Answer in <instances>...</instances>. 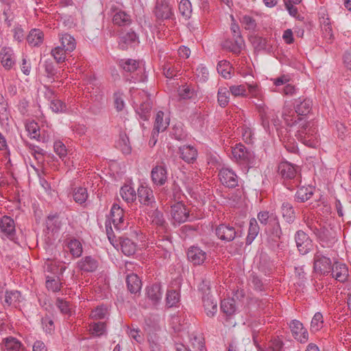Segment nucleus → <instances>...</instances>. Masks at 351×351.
<instances>
[{"label": "nucleus", "instance_id": "1", "mask_svg": "<svg viewBox=\"0 0 351 351\" xmlns=\"http://www.w3.org/2000/svg\"><path fill=\"white\" fill-rule=\"evenodd\" d=\"M317 129L315 123L312 121H302L299 125L295 136L298 140L305 145L315 148L319 145L317 136Z\"/></svg>", "mask_w": 351, "mask_h": 351}, {"label": "nucleus", "instance_id": "2", "mask_svg": "<svg viewBox=\"0 0 351 351\" xmlns=\"http://www.w3.org/2000/svg\"><path fill=\"white\" fill-rule=\"evenodd\" d=\"M293 105L298 118L295 117L293 119L290 115L286 114L283 115L285 121L289 126H293L302 121L303 119L301 117L306 116L311 112L313 102L308 98L300 97L299 98L294 99Z\"/></svg>", "mask_w": 351, "mask_h": 351}, {"label": "nucleus", "instance_id": "3", "mask_svg": "<svg viewBox=\"0 0 351 351\" xmlns=\"http://www.w3.org/2000/svg\"><path fill=\"white\" fill-rule=\"evenodd\" d=\"M298 171V167L288 162H281L278 167L279 175L284 180L285 185L289 189H295L301 182Z\"/></svg>", "mask_w": 351, "mask_h": 351}, {"label": "nucleus", "instance_id": "4", "mask_svg": "<svg viewBox=\"0 0 351 351\" xmlns=\"http://www.w3.org/2000/svg\"><path fill=\"white\" fill-rule=\"evenodd\" d=\"M215 234L221 241L230 242L237 237L242 235V230L236 229L234 226L229 224L222 223L217 227Z\"/></svg>", "mask_w": 351, "mask_h": 351}, {"label": "nucleus", "instance_id": "5", "mask_svg": "<svg viewBox=\"0 0 351 351\" xmlns=\"http://www.w3.org/2000/svg\"><path fill=\"white\" fill-rule=\"evenodd\" d=\"M332 263L329 258L317 252L313 258V269L320 275H327L331 271Z\"/></svg>", "mask_w": 351, "mask_h": 351}, {"label": "nucleus", "instance_id": "6", "mask_svg": "<svg viewBox=\"0 0 351 351\" xmlns=\"http://www.w3.org/2000/svg\"><path fill=\"white\" fill-rule=\"evenodd\" d=\"M110 222L117 230H125L128 222L125 219L123 210L117 204H114L110 210Z\"/></svg>", "mask_w": 351, "mask_h": 351}, {"label": "nucleus", "instance_id": "7", "mask_svg": "<svg viewBox=\"0 0 351 351\" xmlns=\"http://www.w3.org/2000/svg\"><path fill=\"white\" fill-rule=\"evenodd\" d=\"M232 154L234 158L241 164L252 163L254 158V153L242 144H237L232 147Z\"/></svg>", "mask_w": 351, "mask_h": 351}, {"label": "nucleus", "instance_id": "8", "mask_svg": "<svg viewBox=\"0 0 351 351\" xmlns=\"http://www.w3.org/2000/svg\"><path fill=\"white\" fill-rule=\"evenodd\" d=\"M157 21H163L172 18L173 13L169 0L158 1L154 10Z\"/></svg>", "mask_w": 351, "mask_h": 351}, {"label": "nucleus", "instance_id": "9", "mask_svg": "<svg viewBox=\"0 0 351 351\" xmlns=\"http://www.w3.org/2000/svg\"><path fill=\"white\" fill-rule=\"evenodd\" d=\"M289 328L293 337L301 343L307 342L308 333L303 324L298 320L293 319L289 324Z\"/></svg>", "mask_w": 351, "mask_h": 351}, {"label": "nucleus", "instance_id": "10", "mask_svg": "<svg viewBox=\"0 0 351 351\" xmlns=\"http://www.w3.org/2000/svg\"><path fill=\"white\" fill-rule=\"evenodd\" d=\"M220 182L228 188H234L238 186L239 178L236 173L229 168H222L219 173Z\"/></svg>", "mask_w": 351, "mask_h": 351}, {"label": "nucleus", "instance_id": "11", "mask_svg": "<svg viewBox=\"0 0 351 351\" xmlns=\"http://www.w3.org/2000/svg\"><path fill=\"white\" fill-rule=\"evenodd\" d=\"M15 223L10 217L3 216L0 219V235L13 240L15 236Z\"/></svg>", "mask_w": 351, "mask_h": 351}, {"label": "nucleus", "instance_id": "12", "mask_svg": "<svg viewBox=\"0 0 351 351\" xmlns=\"http://www.w3.org/2000/svg\"><path fill=\"white\" fill-rule=\"evenodd\" d=\"M171 215L174 222L181 223L189 218V212L181 202H177L171 206Z\"/></svg>", "mask_w": 351, "mask_h": 351}, {"label": "nucleus", "instance_id": "13", "mask_svg": "<svg viewBox=\"0 0 351 351\" xmlns=\"http://www.w3.org/2000/svg\"><path fill=\"white\" fill-rule=\"evenodd\" d=\"M295 240L297 247L300 254L304 255L311 250L313 245L312 241L304 232L302 230L298 231L295 236Z\"/></svg>", "mask_w": 351, "mask_h": 351}, {"label": "nucleus", "instance_id": "14", "mask_svg": "<svg viewBox=\"0 0 351 351\" xmlns=\"http://www.w3.org/2000/svg\"><path fill=\"white\" fill-rule=\"evenodd\" d=\"M188 260L194 265H201L207 258V253L197 246H191L187 251Z\"/></svg>", "mask_w": 351, "mask_h": 351}, {"label": "nucleus", "instance_id": "15", "mask_svg": "<svg viewBox=\"0 0 351 351\" xmlns=\"http://www.w3.org/2000/svg\"><path fill=\"white\" fill-rule=\"evenodd\" d=\"M136 196L141 204L153 207L156 204L153 191L147 186H141L138 187Z\"/></svg>", "mask_w": 351, "mask_h": 351}, {"label": "nucleus", "instance_id": "16", "mask_svg": "<svg viewBox=\"0 0 351 351\" xmlns=\"http://www.w3.org/2000/svg\"><path fill=\"white\" fill-rule=\"evenodd\" d=\"M151 177L154 184L158 186L164 185L167 179V171L165 167L157 165L151 171Z\"/></svg>", "mask_w": 351, "mask_h": 351}, {"label": "nucleus", "instance_id": "17", "mask_svg": "<svg viewBox=\"0 0 351 351\" xmlns=\"http://www.w3.org/2000/svg\"><path fill=\"white\" fill-rule=\"evenodd\" d=\"M265 232L269 237L275 242L280 239L282 234L278 217L273 220L267 227L265 228Z\"/></svg>", "mask_w": 351, "mask_h": 351}, {"label": "nucleus", "instance_id": "18", "mask_svg": "<svg viewBox=\"0 0 351 351\" xmlns=\"http://www.w3.org/2000/svg\"><path fill=\"white\" fill-rule=\"evenodd\" d=\"M169 125V117H165V113L162 111H158L156 115L154 127L153 130V136L160 132H164Z\"/></svg>", "mask_w": 351, "mask_h": 351}, {"label": "nucleus", "instance_id": "19", "mask_svg": "<svg viewBox=\"0 0 351 351\" xmlns=\"http://www.w3.org/2000/svg\"><path fill=\"white\" fill-rule=\"evenodd\" d=\"M331 271L332 276L339 282H345L349 276L348 269L344 263H335L332 266Z\"/></svg>", "mask_w": 351, "mask_h": 351}, {"label": "nucleus", "instance_id": "20", "mask_svg": "<svg viewBox=\"0 0 351 351\" xmlns=\"http://www.w3.org/2000/svg\"><path fill=\"white\" fill-rule=\"evenodd\" d=\"M98 261L90 256L82 258L78 263V268L84 272H93L98 267Z\"/></svg>", "mask_w": 351, "mask_h": 351}, {"label": "nucleus", "instance_id": "21", "mask_svg": "<svg viewBox=\"0 0 351 351\" xmlns=\"http://www.w3.org/2000/svg\"><path fill=\"white\" fill-rule=\"evenodd\" d=\"M180 158L188 163L193 162L196 160L197 152L191 145H183L179 147Z\"/></svg>", "mask_w": 351, "mask_h": 351}, {"label": "nucleus", "instance_id": "22", "mask_svg": "<svg viewBox=\"0 0 351 351\" xmlns=\"http://www.w3.org/2000/svg\"><path fill=\"white\" fill-rule=\"evenodd\" d=\"M234 43L230 40H226L223 46L224 48L228 49L232 53L239 54L244 46V40L241 35L236 34L234 35Z\"/></svg>", "mask_w": 351, "mask_h": 351}, {"label": "nucleus", "instance_id": "23", "mask_svg": "<svg viewBox=\"0 0 351 351\" xmlns=\"http://www.w3.org/2000/svg\"><path fill=\"white\" fill-rule=\"evenodd\" d=\"M136 34L130 30L125 34H123L119 37V46L122 50H126L129 47H132V45L137 41Z\"/></svg>", "mask_w": 351, "mask_h": 351}, {"label": "nucleus", "instance_id": "24", "mask_svg": "<svg viewBox=\"0 0 351 351\" xmlns=\"http://www.w3.org/2000/svg\"><path fill=\"white\" fill-rule=\"evenodd\" d=\"M13 51L10 47H3L0 52L1 62L3 66L7 69H10L14 64L13 57Z\"/></svg>", "mask_w": 351, "mask_h": 351}, {"label": "nucleus", "instance_id": "25", "mask_svg": "<svg viewBox=\"0 0 351 351\" xmlns=\"http://www.w3.org/2000/svg\"><path fill=\"white\" fill-rule=\"evenodd\" d=\"M202 302L207 316L213 317L217 311V301L211 295H205V296H202Z\"/></svg>", "mask_w": 351, "mask_h": 351}, {"label": "nucleus", "instance_id": "26", "mask_svg": "<svg viewBox=\"0 0 351 351\" xmlns=\"http://www.w3.org/2000/svg\"><path fill=\"white\" fill-rule=\"evenodd\" d=\"M126 284L128 289L131 293L139 292L142 286L141 280L138 276L133 273L127 276Z\"/></svg>", "mask_w": 351, "mask_h": 351}, {"label": "nucleus", "instance_id": "27", "mask_svg": "<svg viewBox=\"0 0 351 351\" xmlns=\"http://www.w3.org/2000/svg\"><path fill=\"white\" fill-rule=\"evenodd\" d=\"M147 296L154 304H157L162 298L161 285L160 284H154L147 287Z\"/></svg>", "mask_w": 351, "mask_h": 351}, {"label": "nucleus", "instance_id": "28", "mask_svg": "<svg viewBox=\"0 0 351 351\" xmlns=\"http://www.w3.org/2000/svg\"><path fill=\"white\" fill-rule=\"evenodd\" d=\"M172 247V243L168 238L160 239L156 243V252L165 258L169 256V251Z\"/></svg>", "mask_w": 351, "mask_h": 351}, {"label": "nucleus", "instance_id": "29", "mask_svg": "<svg viewBox=\"0 0 351 351\" xmlns=\"http://www.w3.org/2000/svg\"><path fill=\"white\" fill-rule=\"evenodd\" d=\"M298 187L299 189L295 194V199L298 202H304L308 200L313 195V188L311 186H300L299 185Z\"/></svg>", "mask_w": 351, "mask_h": 351}, {"label": "nucleus", "instance_id": "30", "mask_svg": "<svg viewBox=\"0 0 351 351\" xmlns=\"http://www.w3.org/2000/svg\"><path fill=\"white\" fill-rule=\"evenodd\" d=\"M281 213L283 219L289 223H291L295 219V211L293 206L287 202H285L281 206Z\"/></svg>", "mask_w": 351, "mask_h": 351}, {"label": "nucleus", "instance_id": "31", "mask_svg": "<svg viewBox=\"0 0 351 351\" xmlns=\"http://www.w3.org/2000/svg\"><path fill=\"white\" fill-rule=\"evenodd\" d=\"M112 22L118 26L129 25L132 23L131 16L124 11L116 12L112 18Z\"/></svg>", "mask_w": 351, "mask_h": 351}, {"label": "nucleus", "instance_id": "32", "mask_svg": "<svg viewBox=\"0 0 351 351\" xmlns=\"http://www.w3.org/2000/svg\"><path fill=\"white\" fill-rule=\"evenodd\" d=\"M120 246L122 252L126 256L133 255L136 252V244L130 239L121 238Z\"/></svg>", "mask_w": 351, "mask_h": 351}, {"label": "nucleus", "instance_id": "33", "mask_svg": "<svg viewBox=\"0 0 351 351\" xmlns=\"http://www.w3.org/2000/svg\"><path fill=\"white\" fill-rule=\"evenodd\" d=\"M44 34L40 29H34L31 30L27 36V40L29 45L36 47L40 45L43 41Z\"/></svg>", "mask_w": 351, "mask_h": 351}, {"label": "nucleus", "instance_id": "34", "mask_svg": "<svg viewBox=\"0 0 351 351\" xmlns=\"http://www.w3.org/2000/svg\"><path fill=\"white\" fill-rule=\"evenodd\" d=\"M259 226L255 218H252L250 221V226L248 229V234L246 238V244L250 245L254 239L257 237L259 232Z\"/></svg>", "mask_w": 351, "mask_h": 351}, {"label": "nucleus", "instance_id": "35", "mask_svg": "<svg viewBox=\"0 0 351 351\" xmlns=\"http://www.w3.org/2000/svg\"><path fill=\"white\" fill-rule=\"evenodd\" d=\"M221 309L227 316L233 315L237 310L235 300L232 298L223 299L221 302Z\"/></svg>", "mask_w": 351, "mask_h": 351}, {"label": "nucleus", "instance_id": "36", "mask_svg": "<svg viewBox=\"0 0 351 351\" xmlns=\"http://www.w3.org/2000/svg\"><path fill=\"white\" fill-rule=\"evenodd\" d=\"M118 64L125 72L128 73H133L139 67V62L134 59L120 60Z\"/></svg>", "mask_w": 351, "mask_h": 351}, {"label": "nucleus", "instance_id": "37", "mask_svg": "<svg viewBox=\"0 0 351 351\" xmlns=\"http://www.w3.org/2000/svg\"><path fill=\"white\" fill-rule=\"evenodd\" d=\"M89 332L95 337H101L106 333V324L104 322H93L89 324Z\"/></svg>", "mask_w": 351, "mask_h": 351}, {"label": "nucleus", "instance_id": "38", "mask_svg": "<svg viewBox=\"0 0 351 351\" xmlns=\"http://www.w3.org/2000/svg\"><path fill=\"white\" fill-rule=\"evenodd\" d=\"M117 147L124 154H129L131 152L132 148L129 141V138L125 133H121L117 143Z\"/></svg>", "mask_w": 351, "mask_h": 351}, {"label": "nucleus", "instance_id": "39", "mask_svg": "<svg viewBox=\"0 0 351 351\" xmlns=\"http://www.w3.org/2000/svg\"><path fill=\"white\" fill-rule=\"evenodd\" d=\"M61 46L65 48L69 52L73 51L76 47L75 40L69 34H62L60 36Z\"/></svg>", "mask_w": 351, "mask_h": 351}, {"label": "nucleus", "instance_id": "40", "mask_svg": "<svg viewBox=\"0 0 351 351\" xmlns=\"http://www.w3.org/2000/svg\"><path fill=\"white\" fill-rule=\"evenodd\" d=\"M308 226L313 230L316 237L322 241H328L330 237V231L325 227H313L309 223H307Z\"/></svg>", "mask_w": 351, "mask_h": 351}, {"label": "nucleus", "instance_id": "41", "mask_svg": "<svg viewBox=\"0 0 351 351\" xmlns=\"http://www.w3.org/2000/svg\"><path fill=\"white\" fill-rule=\"evenodd\" d=\"M120 195L127 202H132L136 198L135 190L130 185L123 186L120 190Z\"/></svg>", "mask_w": 351, "mask_h": 351}, {"label": "nucleus", "instance_id": "42", "mask_svg": "<svg viewBox=\"0 0 351 351\" xmlns=\"http://www.w3.org/2000/svg\"><path fill=\"white\" fill-rule=\"evenodd\" d=\"M217 70L225 79H230L231 77L232 66L228 61H219L217 66Z\"/></svg>", "mask_w": 351, "mask_h": 351}, {"label": "nucleus", "instance_id": "43", "mask_svg": "<svg viewBox=\"0 0 351 351\" xmlns=\"http://www.w3.org/2000/svg\"><path fill=\"white\" fill-rule=\"evenodd\" d=\"M70 253L74 258L80 257L82 254V245L77 239H71L67 244Z\"/></svg>", "mask_w": 351, "mask_h": 351}, {"label": "nucleus", "instance_id": "44", "mask_svg": "<svg viewBox=\"0 0 351 351\" xmlns=\"http://www.w3.org/2000/svg\"><path fill=\"white\" fill-rule=\"evenodd\" d=\"M108 316V308L104 305L98 306L90 314V318L95 320L106 319Z\"/></svg>", "mask_w": 351, "mask_h": 351}, {"label": "nucleus", "instance_id": "45", "mask_svg": "<svg viewBox=\"0 0 351 351\" xmlns=\"http://www.w3.org/2000/svg\"><path fill=\"white\" fill-rule=\"evenodd\" d=\"M277 217L278 216L276 214L270 213L268 211H261L257 215L258 221L265 227H267L269 224Z\"/></svg>", "mask_w": 351, "mask_h": 351}, {"label": "nucleus", "instance_id": "46", "mask_svg": "<svg viewBox=\"0 0 351 351\" xmlns=\"http://www.w3.org/2000/svg\"><path fill=\"white\" fill-rule=\"evenodd\" d=\"M3 343L7 351H18L21 346V343L12 337L3 339Z\"/></svg>", "mask_w": 351, "mask_h": 351}, {"label": "nucleus", "instance_id": "47", "mask_svg": "<svg viewBox=\"0 0 351 351\" xmlns=\"http://www.w3.org/2000/svg\"><path fill=\"white\" fill-rule=\"evenodd\" d=\"M179 12L185 19H189L192 13L191 3L189 0H181L179 3Z\"/></svg>", "mask_w": 351, "mask_h": 351}, {"label": "nucleus", "instance_id": "48", "mask_svg": "<svg viewBox=\"0 0 351 351\" xmlns=\"http://www.w3.org/2000/svg\"><path fill=\"white\" fill-rule=\"evenodd\" d=\"M88 198V193L86 188L78 187L73 191V199L77 204H82L85 203Z\"/></svg>", "mask_w": 351, "mask_h": 351}, {"label": "nucleus", "instance_id": "49", "mask_svg": "<svg viewBox=\"0 0 351 351\" xmlns=\"http://www.w3.org/2000/svg\"><path fill=\"white\" fill-rule=\"evenodd\" d=\"M229 90L226 87H221L218 90L217 100L221 107H226L229 102Z\"/></svg>", "mask_w": 351, "mask_h": 351}, {"label": "nucleus", "instance_id": "50", "mask_svg": "<svg viewBox=\"0 0 351 351\" xmlns=\"http://www.w3.org/2000/svg\"><path fill=\"white\" fill-rule=\"evenodd\" d=\"M66 52L69 51H66L65 48L62 46H58L51 50V54L57 63H62L66 59Z\"/></svg>", "mask_w": 351, "mask_h": 351}, {"label": "nucleus", "instance_id": "51", "mask_svg": "<svg viewBox=\"0 0 351 351\" xmlns=\"http://www.w3.org/2000/svg\"><path fill=\"white\" fill-rule=\"evenodd\" d=\"M180 301V293L176 290H169L166 294V304L168 307L176 306Z\"/></svg>", "mask_w": 351, "mask_h": 351}, {"label": "nucleus", "instance_id": "52", "mask_svg": "<svg viewBox=\"0 0 351 351\" xmlns=\"http://www.w3.org/2000/svg\"><path fill=\"white\" fill-rule=\"evenodd\" d=\"M21 293L18 291H6L5 295V302L8 305H16L19 302Z\"/></svg>", "mask_w": 351, "mask_h": 351}, {"label": "nucleus", "instance_id": "53", "mask_svg": "<svg viewBox=\"0 0 351 351\" xmlns=\"http://www.w3.org/2000/svg\"><path fill=\"white\" fill-rule=\"evenodd\" d=\"M324 319L323 315L321 313H316L311 323V330L313 332L319 330L323 327Z\"/></svg>", "mask_w": 351, "mask_h": 351}, {"label": "nucleus", "instance_id": "54", "mask_svg": "<svg viewBox=\"0 0 351 351\" xmlns=\"http://www.w3.org/2000/svg\"><path fill=\"white\" fill-rule=\"evenodd\" d=\"M151 109L152 105L149 99L147 98V100L142 102L139 107L137 108L136 112L140 114L143 119L146 120L148 117L147 114L150 112Z\"/></svg>", "mask_w": 351, "mask_h": 351}, {"label": "nucleus", "instance_id": "55", "mask_svg": "<svg viewBox=\"0 0 351 351\" xmlns=\"http://www.w3.org/2000/svg\"><path fill=\"white\" fill-rule=\"evenodd\" d=\"M152 222L158 226L162 227L165 223L163 214L158 209L154 210L149 215Z\"/></svg>", "mask_w": 351, "mask_h": 351}, {"label": "nucleus", "instance_id": "56", "mask_svg": "<svg viewBox=\"0 0 351 351\" xmlns=\"http://www.w3.org/2000/svg\"><path fill=\"white\" fill-rule=\"evenodd\" d=\"M240 21L245 29L254 30L256 27V20L249 15H244Z\"/></svg>", "mask_w": 351, "mask_h": 351}, {"label": "nucleus", "instance_id": "57", "mask_svg": "<svg viewBox=\"0 0 351 351\" xmlns=\"http://www.w3.org/2000/svg\"><path fill=\"white\" fill-rule=\"evenodd\" d=\"M25 128L31 138H37L40 136V129L37 123L34 121L29 122L26 124Z\"/></svg>", "mask_w": 351, "mask_h": 351}, {"label": "nucleus", "instance_id": "58", "mask_svg": "<svg viewBox=\"0 0 351 351\" xmlns=\"http://www.w3.org/2000/svg\"><path fill=\"white\" fill-rule=\"evenodd\" d=\"M179 95L184 99H191L195 95L194 89L189 85H184L180 88Z\"/></svg>", "mask_w": 351, "mask_h": 351}, {"label": "nucleus", "instance_id": "59", "mask_svg": "<svg viewBox=\"0 0 351 351\" xmlns=\"http://www.w3.org/2000/svg\"><path fill=\"white\" fill-rule=\"evenodd\" d=\"M179 71L178 68L171 65L170 63H167L163 66V74L167 78H173L178 75Z\"/></svg>", "mask_w": 351, "mask_h": 351}, {"label": "nucleus", "instance_id": "60", "mask_svg": "<svg viewBox=\"0 0 351 351\" xmlns=\"http://www.w3.org/2000/svg\"><path fill=\"white\" fill-rule=\"evenodd\" d=\"M50 107L55 112H63L66 110L65 104L58 99H54L51 101Z\"/></svg>", "mask_w": 351, "mask_h": 351}, {"label": "nucleus", "instance_id": "61", "mask_svg": "<svg viewBox=\"0 0 351 351\" xmlns=\"http://www.w3.org/2000/svg\"><path fill=\"white\" fill-rule=\"evenodd\" d=\"M56 305L62 314H71V307L68 302L64 300L63 299L58 298L56 300Z\"/></svg>", "mask_w": 351, "mask_h": 351}, {"label": "nucleus", "instance_id": "62", "mask_svg": "<svg viewBox=\"0 0 351 351\" xmlns=\"http://www.w3.org/2000/svg\"><path fill=\"white\" fill-rule=\"evenodd\" d=\"M60 282L58 279L49 278L48 276L46 280V287L48 290L57 292L60 290Z\"/></svg>", "mask_w": 351, "mask_h": 351}, {"label": "nucleus", "instance_id": "63", "mask_svg": "<svg viewBox=\"0 0 351 351\" xmlns=\"http://www.w3.org/2000/svg\"><path fill=\"white\" fill-rule=\"evenodd\" d=\"M54 152L63 159L67 154V150L65 145L61 141H56L53 145Z\"/></svg>", "mask_w": 351, "mask_h": 351}, {"label": "nucleus", "instance_id": "64", "mask_svg": "<svg viewBox=\"0 0 351 351\" xmlns=\"http://www.w3.org/2000/svg\"><path fill=\"white\" fill-rule=\"evenodd\" d=\"M169 191V195L174 199L180 198V187L175 181H173L171 184L166 187Z\"/></svg>", "mask_w": 351, "mask_h": 351}]
</instances>
